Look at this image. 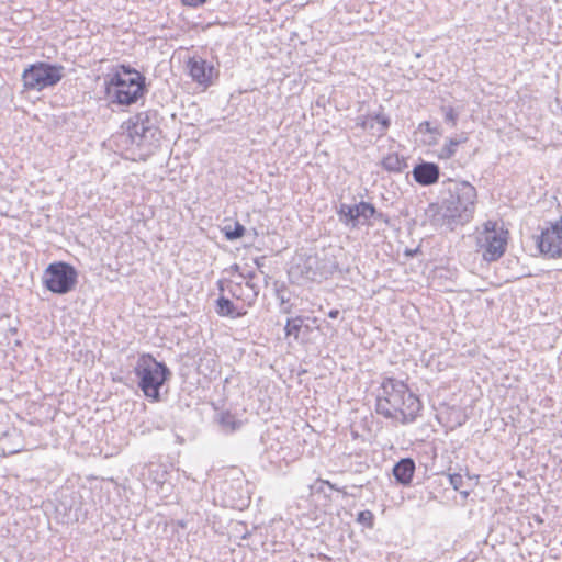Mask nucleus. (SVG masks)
<instances>
[{"label": "nucleus", "instance_id": "nucleus-1", "mask_svg": "<svg viewBox=\"0 0 562 562\" xmlns=\"http://www.w3.org/2000/svg\"><path fill=\"white\" fill-rule=\"evenodd\" d=\"M445 190L440 202L430 203L425 215L435 227H446L453 231L459 225L472 221L476 203L477 191L469 181L447 179L442 183Z\"/></svg>", "mask_w": 562, "mask_h": 562}, {"label": "nucleus", "instance_id": "nucleus-2", "mask_svg": "<svg viewBox=\"0 0 562 562\" xmlns=\"http://www.w3.org/2000/svg\"><path fill=\"white\" fill-rule=\"evenodd\" d=\"M423 404L403 381L392 376L382 380L376 390L375 412L392 422L407 425L415 423Z\"/></svg>", "mask_w": 562, "mask_h": 562}, {"label": "nucleus", "instance_id": "nucleus-3", "mask_svg": "<svg viewBox=\"0 0 562 562\" xmlns=\"http://www.w3.org/2000/svg\"><path fill=\"white\" fill-rule=\"evenodd\" d=\"M161 121L159 112L149 109L137 112L124 123L126 133L122 137L130 144L127 149L135 155L134 160H146L158 150L162 139Z\"/></svg>", "mask_w": 562, "mask_h": 562}, {"label": "nucleus", "instance_id": "nucleus-4", "mask_svg": "<svg viewBox=\"0 0 562 562\" xmlns=\"http://www.w3.org/2000/svg\"><path fill=\"white\" fill-rule=\"evenodd\" d=\"M134 373L138 379L137 385L144 395L151 402H159L160 389L171 376L167 364L156 360L150 353H143L137 358Z\"/></svg>", "mask_w": 562, "mask_h": 562}, {"label": "nucleus", "instance_id": "nucleus-5", "mask_svg": "<svg viewBox=\"0 0 562 562\" xmlns=\"http://www.w3.org/2000/svg\"><path fill=\"white\" fill-rule=\"evenodd\" d=\"M146 93V79H122L119 75H106L104 78V95L112 104L131 105Z\"/></svg>", "mask_w": 562, "mask_h": 562}, {"label": "nucleus", "instance_id": "nucleus-6", "mask_svg": "<svg viewBox=\"0 0 562 562\" xmlns=\"http://www.w3.org/2000/svg\"><path fill=\"white\" fill-rule=\"evenodd\" d=\"M60 64L36 61L24 68L21 79L26 91L41 92L55 87L65 76Z\"/></svg>", "mask_w": 562, "mask_h": 562}, {"label": "nucleus", "instance_id": "nucleus-7", "mask_svg": "<svg viewBox=\"0 0 562 562\" xmlns=\"http://www.w3.org/2000/svg\"><path fill=\"white\" fill-rule=\"evenodd\" d=\"M78 282L76 268L65 261L49 263L43 273V284L52 293L64 295L71 292Z\"/></svg>", "mask_w": 562, "mask_h": 562}, {"label": "nucleus", "instance_id": "nucleus-8", "mask_svg": "<svg viewBox=\"0 0 562 562\" xmlns=\"http://www.w3.org/2000/svg\"><path fill=\"white\" fill-rule=\"evenodd\" d=\"M496 223L487 222L479 245L483 249V259L492 262L498 260L505 252L507 246V231H496Z\"/></svg>", "mask_w": 562, "mask_h": 562}, {"label": "nucleus", "instance_id": "nucleus-9", "mask_svg": "<svg viewBox=\"0 0 562 562\" xmlns=\"http://www.w3.org/2000/svg\"><path fill=\"white\" fill-rule=\"evenodd\" d=\"M536 245L540 254L547 258L562 257V218L550 223L536 237Z\"/></svg>", "mask_w": 562, "mask_h": 562}, {"label": "nucleus", "instance_id": "nucleus-10", "mask_svg": "<svg viewBox=\"0 0 562 562\" xmlns=\"http://www.w3.org/2000/svg\"><path fill=\"white\" fill-rule=\"evenodd\" d=\"M290 274L304 281H318L326 277L325 267L316 255L300 256Z\"/></svg>", "mask_w": 562, "mask_h": 562}, {"label": "nucleus", "instance_id": "nucleus-11", "mask_svg": "<svg viewBox=\"0 0 562 562\" xmlns=\"http://www.w3.org/2000/svg\"><path fill=\"white\" fill-rule=\"evenodd\" d=\"M187 68L191 79L205 88L210 87L214 77L218 75L214 65L200 56L189 58Z\"/></svg>", "mask_w": 562, "mask_h": 562}, {"label": "nucleus", "instance_id": "nucleus-12", "mask_svg": "<svg viewBox=\"0 0 562 562\" xmlns=\"http://www.w3.org/2000/svg\"><path fill=\"white\" fill-rule=\"evenodd\" d=\"M356 126L369 131L373 136L383 137L391 126V119L380 106L376 113L357 116Z\"/></svg>", "mask_w": 562, "mask_h": 562}, {"label": "nucleus", "instance_id": "nucleus-13", "mask_svg": "<svg viewBox=\"0 0 562 562\" xmlns=\"http://www.w3.org/2000/svg\"><path fill=\"white\" fill-rule=\"evenodd\" d=\"M412 176L418 184L429 187L439 181L440 168L436 162L422 160L413 168Z\"/></svg>", "mask_w": 562, "mask_h": 562}, {"label": "nucleus", "instance_id": "nucleus-14", "mask_svg": "<svg viewBox=\"0 0 562 562\" xmlns=\"http://www.w3.org/2000/svg\"><path fill=\"white\" fill-rule=\"evenodd\" d=\"M415 470L416 464L412 458H402L394 464L392 472L398 484L408 486L412 483Z\"/></svg>", "mask_w": 562, "mask_h": 562}, {"label": "nucleus", "instance_id": "nucleus-15", "mask_svg": "<svg viewBox=\"0 0 562 562\" xmlns=\"http://www.w3.org/2000/svg\"><path fill=\"white\" fill-rule=\"evenodd\" d=\"M214 307L216 314L221 317L238 318L243 317L247 313L244 306L239 307L238 305H235L232 300L224 294H220L215 300Z\"/></svg>", "mask_w": 562, "mask_h": 562}, {"label": "nucleus", "instance_id": "nucleus-16", "mask_svg": "<svg viewBox=\"0 0 562 562\" xmlns=\"http://www.w3.org/2000/svg\"><path fill=\"white\" fill-rule=\"evenodd\" d=\"M274 294L280 303V312L290 315L293 312L294 304L291 302V293L283 282L274 281Z\"/></svg>", "mask_w": 562, "mask_h": 562}, {"label": "nucleus", "instance_id": "nucleus-17", "mask_svg": "<svg viewBox=\"0 0 562 562\" xmlns=\"http://www.w3.org/2000/svg\"><path fill=\"white\" fill-rule=\"evenodd\" d=\"M308 317L296 315L294 317H289L284 325V335L285 337H292L295 341L301 340L304 322L308 321Z\"/></svg>", "mask_w": 562, "mask_h": 562}, {"label": "nucleus", "instance_id": "nucleus-18", "mask_svg": "<svg viewBox=\"0 0 562 562\" xmlns=\"http://www.w3.org/2000/svg\"><path fill=\"white\" fill-rule=\"evenodd\" d=\"M381 166L387 172L401 173L407 168V162L403 156L391 153L382 159Z\"/></svg>", "mask_w": 562, "mask_h": 562}, {"label": "nucleus", "instance_id": "nucleus-19", "mask_svg": "<svg viewBox=\"0 0 562 562\" xmlns=\"http://www.w3.org/2000/svg\"><path fill=\"white\" fill-rule=\"evenodd\" d=\"M227 291L233 297L243 301L247 306H252L256 303L255 293H250L249 290L246 291L243 281L228 282Z\"/></svg>", "mask_w": 562, "mask_h": 562}, {"label": "nucleus", "instance_id": "nucleus-20", "mask_svg": "<svg viewBox=\"0 0 562 562\" xmlns=\"http://www.w3.org/2000/svg\"><path fill=\"white\" fill-rule=\"evenodd\" d=\"M168 471L166 465L151 463L147 469V480L156 485L157 488H162L167 481Z\"/></svg>", "mask_w": 562, "mask_h": 562}, {"label": "nucleus", "instance_id": "nucleus-21", "mask_svg": "<svg viewBox=\"0 0 562 562\" xmlns=\"http://www.w3.org/2000/svg\"><path fill=\"white\" fill-rule=\"evenodd\" d=\"M355 212H357L358 222L360 221V218H363L367 221L372 217H375L379 220H384L385 222L387 221L385 218V215L382 212H378L375 206L369 202L361 201V202L357 203Z\"/></svg>", "mask_w": 562, "mask_h": 562}, {"label": "nucleus", "instance_id": "nucleus-22", "mask_svg": "<svg viewBox=\"0 0 562 562\" xmlns=\"http://www.w3.org/2000/svg\"><path fill=\"white\" fill-rule=\"evenodd\" d=\"M467 139L468 138L464 136L459 138H448L446 144L439 149L437 157L441 160L452 158L457 153L458 146L462 143H465Z\"/></svg>", "mask_w": 562, "mask_h": 562}, {"label": "nucleus", "instance_id": "nucleus-23", "mask_svg": "<svg viewBox=\"0 0 562 562\" xmlns=\"http://www.w3.org/2000/svg\"><path fill=\"white\" fill-rule=\"evenodd\" d=\"M355 209H356V204L349 205V204L341 203L337 211L339 221L347 226L348 225H351L352 227L358 226V217H357V212H355Z\"/></svg>", "mask_w": 562, "mask_h": 562}, {"label": "nucleus", "instance_id": "nucleus-24", "mask_svg": "<svg viewBox=\"0 0 562 562\" xmlns=\"http://www.w3.org/2000/svg\"><path fill=\"white\" fill-rule=\"evenodd\" d=\"M246 228L239 222H234V224H226L223 227L224 236L227 240H236L244 236Z\"/></svg>", "mask_w": 562, "mask_h": 562}, {"label": "nucleus", "instance_id": "nucleus-25", "mask_svg": "<svg viewBox=\"0 0 562 562\" xmlns=\"http://www.w3.org/2000/svg\"><path fill=\"white\" fill-rule=\"evenodd\" d=\"M111 75H119L122 79H146V77L130 65L121 64Z\"/></svg>", "mask_w": 562, "mask_h": 562}, {"label": "nucleus", "instance_id": "nucleus-26", "mask_svg": "<svg viewBox=\"0 0 562 562\" xmlns=\"http://www.w3.org/2000/svg\"><path fill=\"white\" fill-rule=\"evenodd\" d=\"M218 423L225 431H231V432L236 430L240 425V423L236 419V417L233 414H231L229 412L222 413L220 415Z\"/></svg>", "mask_w": 562, "mask_h": 562}, {"label": "nucleus", "instance_id": "nucleus-27", "mask_svg": "<svg viewBox=\"0 0 562 562\" xmlns=\"http://www.w3.org/2000/svg\"><path fill=\"white\" fill-rule=\"evenodd\" d=\"M441 112L443 114L445 122L454 127L458 123L459 113L451 105H442Z\"/></svg>", "mask_w": 562, "mask_h": 562}, {"label": "nucleus", "instance_id": "nucleus-28", "mask_svg": "<svg viewBox=\"0 0 562 562\" xmlns=\"http://www.w3.org/2000/svg\"><path fill=\"white\" fill-rule=\"evenodd\" d=\"M356 520L367 528H372L374 524V515L371 510L364 509L358 513Z\"/></svg>", "mask_w": 562, "mask_h": 562}, {"label": "nucleus", "instance_id": "nucleus-29", "mask_svg": "<svg viewBox=\"0 0 562 562\" xmlns=\"http://www.w3.org/2000/svg\"><path fill=\"white\" fill-rule=\"evenodd\" d=\"M449 482L453 490L459 491L464 497L469 496V491H462L461 487L463 485V477L459 473L448 474Z\"/></svg>", "mask_w": 562, "mask_h": 562}, {"label": "nucleus", "instance_id": "nucleus-30", "mask_svg": "<svg viewBox=\"0 0 562 562\" xmlns=\"http://www.w3.org/2000/svg\"><path fill=\"white\" fill-rule=\"evenodd\" d=\"M418 130L420 132H425V133H429V134H436V135L440 134L439 128L438 127H434L431 125V123L428 122V121H424V122L419 123Z\"/></svg>", "mask_w": 562, "mask_h": 562}, {"label": "nucleus", "instance_id": "nucleus-31", "mask_svg": "<svg viewBox=\"0 0 562 562\" xmlns=\"http://www.w3.org/2000/svg\"><path fill=\"white\" fill-rule=\"evenodd\" d=\"M243 285L245 286V290H249L250 293L254 292L255 293V302L257 301V297L259 295V285L256 284L252 280H248V281H243Z\"/></svg>", "mask_w": 562, "mask_h": 562}, {"label": "nucleus", "instance_id": "nucleus-32", "mask_svg": "<svg viewBox=\"0 0 562 562\" xmlns=\"http://www.w3.org/2000/svg\"><path fill=\"white\" fill-rule=\"evenodd\" d=\"M183 5L198 8L204 4L207 0H180Z\"/></svg>", "mask_w": 562, "mask_h": 562}, {"label": "nucleus", "instance_id": "nucleus-33", "mask_svg": "<svg viewBox=\"0 0 562 562\" xmlns=\"http://www.w3.org/2000/svg\"><path fill=\"white\" fill-rule=\"evenodd\" d=\"M228 282H232V281L227 280V279H221V280L217 281V289L221 292V294H223L224 291L227 290Z\"/></svg>", "mask_w": 562, "mask_h": 562}, {"label": "nucleus", "instance_id": "nucleus-34", "mask_svg": "<svg viewBox=\"0 0 562 562\" xmlns=\"http://www.w3.org/2000/svg\"><path fill=\"white\" fill-rule=\"evenodd\" d=\"M239 276L241 277L243 281L252 280L256 277V273L254 271L248 272H240Z\"/></svg>", "mask_w": 562, "mask_h": 562}, {"label": "nucleus", "instance_id": "nucleus-35", "mask_svg": "<svg viewBox=\"0 0 562 562\" xmlns=\"http://www.w3.org/2000/svg\"><path fill=\"white\" fill-rule=\"evenodd\" d=\"M419 252H420V248H419V247H416V248H414V249H406V250H405V252H404V255H405L406 257L413 258V257H415V256H416L417 254H419Z\"/></svg>", "mask_w": 562, "mask_h": 562}, {"label": "nucleus", "instance_id": "nucleus-36", "mask_svg": "<svg viewBox=\"0 0 562 562\" xmlns=\"http://www.w3.org/2000/svg\"><path fill=\"white\" fill-rule=\"evenodd\" d=\"M323 484H326L330 490H335V491H338V492H341L344 493V495H347V492L345 491V488H340V487H337L335 484H331L330 482L328 481H323L322 482Z\"/></svg>", "mask_w": 562, "mask_h": 562}, {"label": "nucleus", "instance_id": "nucleus-37", "mask_svg": "<svg viewBox=\"0 0 562 562\" xmlns=\"http://www.w3.org/2000/svg\"><path fill=\"white\" fill-rule=\"evenodd\" d=\"M311 333H312V327L306 322H304V327H303L302 336L306 337Z\"/></svg>", "mask_w": 562, "mask_h": 562}, {"label": "nucleus", "instance_id": "nucleus-38", "mask_svg": "<svg viewBox=\"0 0 562 562\" xmlns=\"http://www.w3.org/2000/svg\"><path fill=\"white\" fill-rule=\"evenodd\" d=\"M339 314H340V311L337 308H334L328 312V317L335 319L339 316Z\"/></svg>", "mask_w": 562, "mask_h": 562}, {"label": "nucleus", "instance_id": "nucleus-39", "mask_svg": "<svg viewBox=\"0 0 562 562\" xmlns=\"http://www.w3.org/2000/svg\"><path fill=\"white\" fill-rule=\"evenodd\" d=\"M261 260H262V258H257V259H255V263H256V266H257L258 268H260V267H261Z\"/></svg>", "mask_w": 562, "mask_h": 562}, {"label": "nucleus", "instance_id": "nucleus-40", "mask_svg": "<svg viewBox=\"0 0 562 562\" xmlns=\"http://www.w3.org/2000/svg\"><path fill=\"white\" fill-rule=\"evenodd\" d=\"M233 269H235L236 271H238V270H239L238 265H234V266H233Z\"/></svg>", "mask_w": 562, "mask_h": 562}, {"label": "nucleus", "instance_id": "nucleus-41", "mask_svg": "<svg viewBox=\"0 0 562 562\" xmlns=\"http://www.w3.org/2000/svg\"><path fill=\"white\" fill-rule=\"evenodd\" d=\"M266 2H272L273 0H265Z\"/></svg>", "mask_w": 562, "mask_h": 562}]
</instances>
